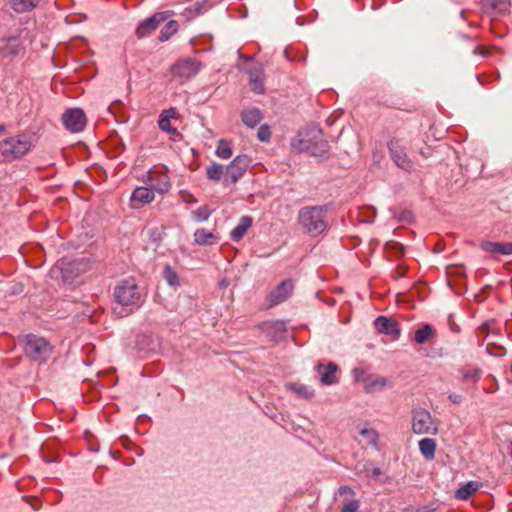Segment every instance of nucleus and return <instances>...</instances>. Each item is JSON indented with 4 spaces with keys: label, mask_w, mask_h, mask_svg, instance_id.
Masks as SVG:
<instances>
[{
    "label": "nucleus",
    "mask_w": 512,
    "mask_h": 512,
    "mask_svg": "<svg viewBox=\"0 0 512 512\" xmlns=\"http://www.w3.org/2000/svg\"><path fill=\"white\" fill-rule=\"evenodd\" d=\"M163 276L169 285L177 286L179 284L178 275L171 267L168 266L164 269Z\"/></svg>",
    "instance_id": "nucleus-38"
},
{
    "label": "nucleus",
    "mask_w": 512,
    "mask_h": 512,
    "mask_svg": "<svg viewBox=\"0 0 512 512\" xmlns=\"http://www.w3.org/2000/svg\"><path fill=\"white\" fill-rule=\"evenodd\" d=\"M338 367L335 363L318 364L317 372L320 375V382L322 385H333L338 382L337 378Z\"/></svg>",
    "instance_id": "nucleus-18"
},
{
    "label": "nucleus",
    "mask_w": 512,
    "mask_h": 512,
    "mask_svg": "<svg viewBox=\"0 0 512 512\" xmlns=\"http://www.w3.org/2000/svg\"><path fill=\"white\" fill-rule=\"evenodd\" d=\"M262 118V112L260 109L255 107L245 108L241 112L242 122L249 128H254L256 125H258Z\"/></svg>",
    "instance_id": "nucleus-20"
},
{
    "label": "nucleus",
    "mask_w": 512,
    "mask_h": 512,
    "mask_svg": "<svg viewBox=\"0 0 512 512\" xmlns=\"http://www.w3.org/2000/svg\"><path fill=\"white\" fill-rule=\"evenodd\" d=\"M353 493H354L353 489L348 486H341L339 488V494H353Z\"/></svg>",
    "instance_id": "nucleus-44"
},
{
    "label": "nucleus",
    "mask_w": 512,
    "mask_h": 512,
    "mask_svg": "<svg viewBox=\"0 0 512 512\" xmlns=\"http://www.w3.org/2000/svg\"><path fill=\"white\" fill-rule=\"evenodd\" d=\"M171 12H157L151 17L143 20L136 28L138 38H144L150 35L157 27L167 20Z\"/></svg>",
    "instance_id": "nucleus-13"
},
{
    "label": "nucleus",
    "mask_w": 512,
    "mask_h": 512,
    "mask_svg": "<svg viewBox=\"0 0 512 512\" xmlns=\"http://www.w3.org/2000/svg\"><path fill=\"white\" fill-rule=\"evenodd\" d=\"M215 154L220 159H229L233 155L231 143L224 139L219 140Z\"/></svg>",
    "instance_id": "nucleus-29"
},
{
    "label": "nucleus",
    "mask_w": 512,
    "mask_h": 512,
    "mask_svg": "<svg viewBox=\"0 0 512 512\" xmlns=\"http://www.w3.org/2000/svg\"><path fill=\"white\" fill-rule=\"evenodd\" d=\"M325 213L324 206L303 207L299 211L298 221L306 233L315 237L327 228Z\"/></svg>",
    "instance_id": "nucleus-2"
},
{
    "label": "nucleus",
    "mask_w": 512,
    "mask_h": 512,
    "mask_svg": "<svg viewBox=\"0 0 512 512\" xmlns=\"http://www.w3.org/2000/svg\"><path fill=\"white\" fill-rule=\"evenodd\" d=\"M158 126L162 131L167 132L168 134L174 135L177 133V129L172 127L170 119L162 114H160Z\"/></svg>",
    "instance_id": "nucleus-37"
},
{
    "label": "nucleus",
    "mask_w": 512,
    "mask_h": 512,
    "mask_svg": "<svg viewBox=\"0 0 512 512\" xmlns=\"http://www.w3.org/2000/svg\"><path fill=\"white\" fill-rule=\"evenodd\" d=\"M3 130H4V126L0 125V131H3Z\"/></svg>",
    "instance_id": "nucleus-46"
},
{
    "label": "nucleus",
    "mask_w": 512,
    "mask_h": 512,
    "mask_svg": "<svg viewBox=\"0 0 512 512\" xmlns=\"http://www.w3.org/2000/svg\"><path fill=\"white\" fill-rule=\"evenodd\" d=\"M3 56H16L23 50V46L17 38H9L6 44L0 49Z\"/></svg>",
    "instance_id": "nucleus-26"
},
{
    "label": "nucleus",
    "mask_w": 512,
    "mask_h": 512,
    "mask_svg": "<svg viewBox=\"0 0 512 512\" xmlns=\"http://www.w3.org/2000/svg\"><path fill=\"white\" fill-rule=\"evenodd\" d=\"M249 86L250 89L256 94H262L265 91L264 88V69L261 64H253L249 70Z\"/></svg>",
    "instance_id": "nucleus-15"
},
{
    "label": "nucleus",
    "mask_w": 512,
    "mask_h": 512,
    "mask_svg": "<svg viewBox=\"0 0 512 512\" xmlns=\"http://www.w3.org/2000/svg\"><path fill=\"white\" fill-rule=\"evenodd\" d=\"M178 30V23L175 20H170L160 31L159 40L167 41Z\"/></svg>",
    "instance_id": "nucleus-33"
},
{
    "label": "nucleus",
    "mask_w": 512,
    "mask_h": 512,
    "mask_svg": "<svg viewBox=\"0 0 512 512\" xmlns=\"http://www.w3.org/2000/svg\"><path fill=\"white\" fill-rule=\"evenodd\" d=\"M163 116L168 117V119H176L179 117V113L176 108H170L168 110H164L161 113Z\"/></svg>",
    "instance_id": "nucleus-42"
},
{
    "label": "nucleus",
    "mask_w": 512,
    "mask_h": 512,
    "mask_svg": "<svg viewBox=\"0 0 512 512\" xmlns=\"http://www.w3.org/2000/svg\"><path fill=\"white\" fill-rule=\"evenodd\" d=\"M257 138L261 142H267L271 138V130L267 124L261 125L257 132Z\"/></svg>",
    "instance_id": "nucleus-39"
},
{
    "label": "nucleus",
    "mask_w": 512,
    "mask_h": 512,
    "mask_svg": "<svg viewBox=\"0 0 512 512\" xmlns=\"http://www.w3.org/2000/svg\"><path fill=\"white\" fill-rule=\"evenodd\" d=\"M143 182L154 192L162 195L171 189V181L166 167L150 169L144 176Z\"/></svg>",
    "instance_id": "nucleus-9"
},
{
    "label": "nucleus",
    "mask_w": 512,
    "mask_h": 512,
    "mask_svg": "<svg viewBox=\"0 0 512 512\" xmlns=\"http://www.w3.org/2000/svg\"><path fill=\"white\" fill-rule=\"evenodd\" d=\"M448 398H449L450 401H452L455 404H460L462 402V400H463L462 395L457 394V393L449 394Z\"/></svg>",
    "instance_id": "nucleus-43"
},
{
    "label": "nucleus",
    "mask_w": 512,
    "mask_h": 512,
    "mask_svg": "<svg viewBox=\"0 0 512 512\" xmlns=\"http://www.w3.org/2000/svg\"><path fill=\"white\" fill-rule=\"evenodd\" d=\"M293 147L320 159H326L329 155L328 142L322 138L320 131L312 137L299 134V138L293 142Z\"/></svg>",
    "instance_id": "nucleus-4"
},
{
    "label": "nucleus",
    "mask_w": 512,
    "mask_h": 512,
    "mask_svg": "<svg viewBox=\"0 0 512 512\" xmlns=\"http://www.w3.org/2000/svg\"><path fill=\"white\" fill-rule=\"evenodd\" d=\"M90 269V262L86 259L62 258L53 267L52 272H59L65 283H72L77 277Z\"/></svg>",
    "instance_id": "nucleus-6"
},
{
    "label": "nucleus",
    "mask_w": 512,
    "mask_h": 512,
    "mask_svg": "<svg viewBox=\"0 0 512 512\" xmlns=\"http://www.w3.org/2000/svg\"><path fill=\"white\" fill-rule=\"evenodd\" d=\"M360 435L365 439L367 444L373 446L377 445L379 436L376 430L371 428H364L360 431Z\"/></svg>",
    "instance_id": "nucleus-35"
},
{
    "label": "nucleus",
    "mask_w": 512,
    "mask_h": 512,
    "mask_svg": "<svg viewBox=\"0 0 512 512\" xmlns=\"http://www.w3.org/2000/svg\"><path fill=\"white\" fill-rule=\"evenodd\" d=\"M253 224V219L250 216H242L237 224V226L231 231L230 236L231 239L235 242L240 241L248 229L251 228Z\"/></svg>",
    "instance_id": "nucleus-21"
},
{
    "label": "nucleus",
    "mask_w": 512,
    "mask_h": 512,
    "mask_svg": "<svg viewBox=\"0 0 512 512\" xmlns=\"http://www.w3.org/2000/svg\"><path fill=\"white\" fill-rule=\"evenodd\" d=\"M219 236L204 228H199L194 232V240L198 245H213L219 241Z\"/></svg>",
    "instance_id": "nucleus-23"
},
{
    "label": "nucleus",
    "mask_w": 512,
    "mask_h": 512,
    "mask_svg": "<svg viewBox=\"0 0 512 512\" xmlns=\"http://www.w3.org/2000/svg\"><path fill=\"white\" fill-rule=\"evenodd\" d=\"M463 380L466 382H472L476 384L482 375V370L480 368H465L461 370Z\"/></svg>",
    "instance_id": "nucleus-32"
},
{
    "label": "nucleus",
    "mask_w": 512,
    "mask_h": 512,
    "mask_svg": "<svg viewBox=\"0 0 512 512\" xmlns=\"http://www.w3.org/2000/svg\"><path fill=\"white\" fill-rule=\"evenodd\" d=\"M359 508L358 500H352L341 507V512H356Z\"/></svg>",
    "instance_id": "nucleus-41"
},
{
    "label": "nucleus",
    "mask_w": 512,
    "mask_h": 512,
    "mask_svg": "<svg viewBox=\"0 0 512 512\" xmlns=\"http://www.w3.org/2000/svg\"><path fill=\"white\" fill-rule=\"evenodd\" d=\"M155 198V192L147 186H140L134 189L131 195L133 208H140L151 203Z\"/></svg>",
    "instance_id": "nucleus-17"
},
{
    "label": "nucleus",
    "mask_w": 512,
    "mask_h": 512,
    "mask_svg": "<svg viewBox=\"0 0 512 512\" xmlns=\"http://www.w3.org/2000/svg\"><path fill=\"white\" fill-rule=\"evenodd\" d=\"M419 451L426 461H432L435 458L437 443L432 438H423L418 442Z\"/></svg>",
    "instance_id": "nucleus-24"
},
{
    "label": "nucleus",
    "mask_w": 512,
    "mask_h": 512,
    "mask_svg": "<svg viewBox=\"0 0 512 512\" xmlns=\"http://www.w3.org/2000/svg\"><path fill=\"white\" fill-rule=\"evenodd\" d=\"M224 173H226V167L216 162L212 163L206 169V176L212 181H219Z\"/></svg>",
    "instance_id": "nucleus-28"
},
{
    "label": "nucleus",
    "mask_w": 512,
    "mask_h": 512,
    "mask_svg": "<svg viewBox=\"0 0 512 512\" xmlns=\"http://www.w3.org/2000/svg\"><path fill=\"white\" fill-rule=\"evenodd\" d=\"M387 380L384 377H369L365 380V391L370 393L386 386Z\"/></svg>",
    "instance_id": "nucleus-30"
},
{
    "label": "nucleus",
    "mask_w": 512,
    "mask_h": 512,
    "mask_svg": "<svg viewBox=\"0 0 512 512\" xmlns=\"http://www.w3.org/2000/svg\"><path fill=\"white\" fill-rule=\"evenodd\" d=\"M41 0H7L9 7L16 13H26L35 9Z\"/></svg>",
    "instance_id": "nucleus-22"
},
{
    "label": "nucleus",
    "mask_w": 512,
    "mask_h": 512,
    "mask_svg": "<svg viewBox=\"0 0 512 512\" xmlns=\"http://www.w3.org/2000/svg\"><path fill=\"white\" fill-rule=\"evenodd\" d=\"M294 283L291 279L282 281L268 295L267 301L270 307L276 306L286 301L293 293Z\"/></svg>",
    "instance_id": "nucleus-14"
},
{
    "label": "nucleus",
    "mask_w": 512,
    "mask_h": 512,
    "mask_svg": "<svg viewBox=\"0 0 512 512\" xmlns=\"http://www.w3.org/2000/svg\"><path fill=\"white\" fill-rule=\"evenodd\" d=\"M481 485L476 481H469L461 486L456 492L455 497L459 500H467L480 489Z\"/></svg>",
    "instance_id": "nucleus-25"
},
{
    "label": "nucleus",
    "mask_w": 512,
    "mask_h": 512,
    "mask_svg": "<svg viewBox=\"0 0 512 512\" xmlns=\"http://www.w3.org/2000/svg\"><path fill=\"white\" fill-rule=\"evenodd\" d=\"M52 345L43 337L29 334L25 338L24 352L27 357L39 363L46 362L52 355Z\"/></svg>",
    "instance_id": "nucleus-7"
},
{
    "label": "nucleus",
    "mask_w": 512,
    "mask_h": 512,
    "mask_svg": "<svg viewBox=\"0 0 512 512\" xmlns=\"http://www.w3.org/2000/svg\"><path fill=\"white\" fill-rule=\"evenodd\" d=\"M487 3L499 11H505L509 5L508 0H487Z\"/></svg>",
    "instance_id": "nucleus-40"
},
{
    "label": "nucleus",
    "mask_w": 512,
    "mask_h": 512,
    "mask_svg": "<svg viewBox=\"0 0 512 512\" xmlns=\"http://www.w3.org/2000/svg\"><path fill=\"white\" fill-rule=\"evenodd\" d=\"M191 214H192V218L196 222H204V221L208 220L211 213L207 206H202V207H199L198 209L192 211Z\"/></svg>",
    "instance_id": "nucleus-36"
},
{
    "label": "nucleus",
    "mask_w": 512,
    "mask_h": 512,
    "mask_svg": "<svg viewBox=\"0 0 512 512\" xmlns=\"http://www.w3.org/2000/svg\"><path fill=\"white\" fill-rule=\"evenodd\" d=\"M389 153L394 163L400 169L410 172L413 170V162L407 156L405 148L398 139H391L387 144Z\"/></svg>",
    "instance_id": "nucleus-11"
},
{
    "label": "nucleus",
    "mask_w": 512,
    "mask_h": 512,
    "mask_svg": "<svg viewBox=\"0 0 512 512\" xmlns=\"http://www.w3.org/2000/svg\"><path fill=\"white\" fill-rule=\"evenodd\" d=\"M288 388L303 399H311L314 396V390L301 383H291L288 385Z\"/></svg>",
    "instance_id": "nucleus-27"
},
{
    "label": "nucleus",
    "mask_w": 512,
    "mask_h": 512,
    "mask_svg": "<svg viewBox=\"0 0 512 512\" xmlns=\"http://www.w3.org/2000/svg\"><path fill=\"white\" fill-rule=\"evenodd\" d=\"M64 127L71 133H78L84 130L87 124L86 114L81 108L67 109L61 117Z\"/></svg>",
    "instance_id": "nucleus-10"
},
{
    "label": "nucleus",
    "mask_w": 512,
    "mask_h": 512,
    "mask_svg": "<svg viewBox=\"0 0 512 512\" xmlns=\"http://www.w3.org/2000/svg\"><path fill=\"white\" fill-rule=\"evenodd\" d=\"M374 326L379 333L391 335L396 339L401 333L398 322L385 316H378L374 321Z\"/></svg>",
    "instance_id": "nucleus-16"
},
{
    "label": "nucleus",
    "mask_w": 512,
    "mask_h": 512,
    "mask_svg": "<svg viewBox=\"0 0 512 512\" xmlns=\"http://www.w3.org/2000/svg\"><path fill=\"white\" fill-rule=\"evenodd\" d=\"M202 68V63L195 58L179 59L171 66L172 76L180 83H184L196 76Z\"/></svg>",
    "instance_id": "nucleus-8"
},
{
    "label": "nucleus",
    "mask_w": 512,
    "mask_h": 512,
    "mask_svg": "<svg viewBox=\"0 0 512 512\" xmlns=\"http://www.w3.org/2000/svg\"><path fill=\"white\" fill-rule=\"evenodd\" d=\"M510 372H511V374H512V363H511V366H510Z\"/></svg>",
    "instance_id": "nucleus-47"
},
{
    "label": "nucleus",
    "mask_w": 512,
    "mask_h": 512,
    "mask_svg": "<svg viewBox=\"0 0 512 512\" xmlns=\"http://www.w3.org/2000/svg\"><path fill=\"white\" fill-rule=\"evenodd\" d=\"M411 429L418 435H437L439 433V420L432 417L424 408L412 411Z\"/></svg>",
    "instance_id": "nucleus-5"
},
{
    "label": "nucleus",
    "mask_w": 512,
    "mask_h": 512,
    "mask_svg": "<svg viewBox=\"0 0 512 512\" xmlns=\"http://www.w3.org/2000/svg\"><path fill=\"white\" fill-rule=\"evenodd\" d=\"M474 54H477V55H483L485 56L486 55V49L485 47L483 46H477L474 50Z\"/></svg>",
    "instance_id": "nucleus-45"
},
{
    "label": "nucleus",
    "mask_w": 512,
    "mask_h": 512,
    "mask_svg": "<svg viewBox=\"0 0 512 512\" xmlns=\"http://www.w3.org/2000/svg\"><path fill=\"white\" fill-rule=\"evenodd\" d=\"M251 164V158L246 155L236 156L232 162L226 167V175L229 177L230 182L235 184L243 176Z\"/></svg>",
    "instance_id": "nucleus-12"
},
{
    "label": "nucleus",
    "mask_w": 512,
    "mask_h": 512,
    "mask_svg": "<svg viewBox=\"0 0 512 512\" xmlns=\"http://www.w3.org/2000/svg\"><path fill=\"white\" fill-rule=\"evenodd\" d=\"M356 470L358 473H364L367 477L373 479H377L381 475L380 468L375 467L372 463H365L362 467L358 464Z\"/></svg>",
    "instance_id": "nucleus-31"
},
{
    "label": "nucleus",
    "mask_w": 512,
    "mask_h": 512,
    "mask_svg": "<svg viewBox=\"0 0 512 512\" xmlns=\"http://www.w3.org/2000/svg\"><path fill=\"white\" fill-rule=\"evenodd\" d=\"M480 248L494 255H512V242L482 241Z\"/></svg>",
    "instance_id": "nucleus-19"
},
{
    "label": "nucleus",
    "mask_w": 512,
    "mask_h": 512,
    "mask_svg": "<svg viewBox=\"0 0 512 512\" xmlns=\"http://www.w3.org/2000/svg\"><path fill=\"white\" fill-rule=\"evenodd\" d=\"M115 301L121 306L120 316L133 313L145 300L144 290L133 279L120 281L114 288Z\"/></svg>",
    "instance_id": "nucleus-1"
},
{
    "label": "nucleus",
    "mask_w": 512,
    "mask_h": 512,
    "mask_svg": "<svg viewBox=\"0 0 512 512\" xmlns=\"http://www.w3.org/2000/svg\"><path fill=\"white\" fill-rule=\"evenodd\" d=\"M432 335V327L425 324L420 329L415 331V341L417 344H424Z\"/></svg>",
    "instance_id": "nucleus-34"
},
{
    "label": "nucleus",
    "mask_w": 512,
    "mask_h": 512,
    "mask_svg": "<svg viewBox=\"0 0 512 512\" xmlns=\"http://www.w3.org/2000/svg\"><path fill=\"white\" fill-rule=\"evenodd\" d=\"M30 137L18 135L0 142V161H12L24 156L31 149Z\"/></svg>",
    "instance_id": "nucleus-3"
}]
</instances>
